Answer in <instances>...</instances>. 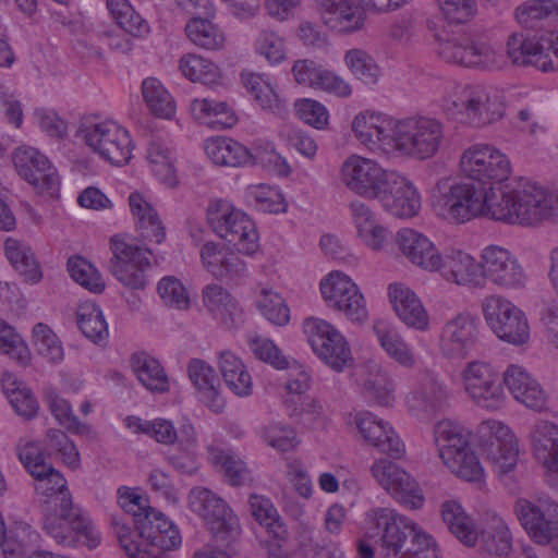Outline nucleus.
I'll list each match as a JSON object with an SVG mask.
<instances>
[{"mask_svg":"<svg viewBox=\"0 0 558 558\" xmlns=\"http://www.w3.org/2000/svg\"><path fill=\"white\" fill-rule=\"evenodd\" d=\"M440 558L434 537L418 524L388 507L364 514L363 535L356 541L357 558Z\"/></svg>","mask_w":558,"mask_h":558,"instance_id":"f257e3e1","label":"nucleus"},{"mask_svg":"<svg viewBox=\"0 0 558 558\" xmlns=\"http://www.w3.org/2000/svg\"><path fill=\"white\" fill-rule=\"evenodd\" d=\"M442 110L453 121L484 128L502 119L504 97L478 85H453L445 95Z\"/></svg>","mask_w":558,"mask_h":558,"instance_id":"f03ea898","label":"nucleus"},{"mask_svg":"<svg viewBox=\"0 0 558 558\" xmlns=\"http://www.w3.org/2000/svg\"><path fill=\"white\" fill-rule=\"evenodd\" d=\"M445 142V125L433 117L412 114L397 119L390 157L420 161L438 155Z\"/></svg>","mask_w":558,"mask_h":558,"instance_id":"7ed1b4c3","label":"nucleus"},{"mask_svg":"<svg viewBox=\"0 0 558 558\" xmlns=\"http://www.w3.org/2000/svg\"><path fill=\"white\" fill-rule=\"evenodd\" d=\"M435 38L437 54L447 63L482 70L502 64V53L497 47L466 31L442 28Z\"/></svg>","mask_w":558,"mask_h":558,"instance_id":"20e7f679","label":"nucleus"},{"mask_svg":"<svg viewBox=\"0 0 558 558\" xmlns=\"http://www.w3.org/2000/svg\"><path fill=\"white\" fill-rule=\"evenodd\" d=\"M56 507L59 513H48L43 522L44 532L56 544L62 547H76L81 543L90 549L100 544V532L89 513L75 506L72 498L63 497Z\"/></svg>","mask_w":558,"mask_h":558,"instance_id":"39448f33","label":"nucleus"},{"mask_svg":"<svg viewBox=\"0 0 558 558\" xmlns=\"http://www.w3.org/2000/svg\"><path fill=\"white\" fill-rule=\"evenodd\" d=\"M514 186H505L498 197L494 187L481 189L458 179L459 225L478 217L513 225Z\"/></svg>","mask_w":558,"mask_h":558,"instance_id":"423d86ee","label":"nucleus"},{"mask_svg":"<svg viewBox=\"0 0 558 558\" xmlns=\"http://www.w3.org/2000/svg\"><path fill=\"white\" fill-rule=\"evenodd\" d=\"M462 175L481 185L502 184L512 174L510 157L488 143H474L464 148L459 159Z\"/></svg>","mask_w":558,"mask_h":558,"instance_id":"0eeeda50","label":"nucleus"},{"mask_svg":"<svg viewBox=\"0 0 558 558\" xmlns=\"http://www.w3.org/2000/svg\"><path fill=\"white\" fill-rule=\"evenodd\" d=\"M80 134L95 154L111 165L124 166L132 158L134 144L131 134L116 120L84 121Z\"/></svg>","mask_w":558,"mask_h":558,"instance_id":"6e6552de","label":"nucleus"},{"mask_svg":"<svg viewBox=\"0 0 558 558\" xmlns=\"http://www.w3.org/2000/svg\"><path fill=\"white\" fill-rule=\"evenodd\" d=\"M513 225L535 228L545 222L558 223V190L532 181L514 185Z\"/></svg>","mask_w":558,"mask_h":558,"instance_id":"1a4fd4ad","label":"nucleus"},{"mask_svg":"<svg viewBox=\"0 0 558 558\" xmlns=\"http://www.w3.org/2000/svg\"><path fill=\"white\" fill-rule=\"evenodd\" d=\"M513 513L526 534L539 545L558 541V502L547 495L520 497Z\"/></svg>","mask_w":558,"mask_h":558,"instance_id":"9d476101","label":"nucleus"},{"mask_svg":"<svg viewBox=\"0 0 558 558\" xmlns=\"http://www.w3.org/2000/svg\"><path fill=\"white\" fill-rule=\"evenodd\" d=\"M303 331L315 355L333 371L342 372L353 364L348 340L329 322L308 317L303 322Z\"/></svg>","mask_w":558,"mask_h":558,"instance_id":"9b49d317","label":"nucleus"},{"mask_svg":"<svg viewBox=\"0 0 558 558\" xmlns=\"http://www.w3.org/2000/svg\"><path fill=\"white\" fill-rule=\"evenodd\" d=\"M482 314L490 330L502 341L521 345L530 339V325L522 310L499 294L482 301Z\"/></svg>","mask_w":558,"mask_h":558,"instance_id":"f8f14e48","label":"nucleus"},{"mask_svg":"<svg viewBox=\"0 0 558 558\" xmlns=\"http://www.w3.org/2000/svg\"><path fill=\"white\" fill-rule=\"evenodd\" d=\"M450 398L451 390L441 377L435 371L424 368L415 375L405 396V407L412 416L428 422L447 409Z\"/></svg>","mask_w":558,"mask_h":558,"instance_id":"ddd939ff","label":"nucleus"},{"mask_svg":"<svg viewBox=\"0 0 558 558\" xmlns=\"http://www.w3.org/2000/svg\"><path fill=\"white\" fill-rule=\"evenodd\" d=\"M480 446L498 475L514 470L518 463V441L511 428L498 420H486L477 426Z\"/></svg>","mask_w":558,"mask_h":558,"instance_id":"4468645a","label":"nucleus"},{"mask_svg":"<svg viewBox=\"0 0 558 558\" xmlns=\"http://www.w3.org/2000/svg\"><path fill=\"white\" fill-rule=\"evenodd\" d=\"M391 172L373 158L351 154L340 166L339 179L352 194L375 199Z\"/></svg>","mask_w":558,"mask_h":558,"instance_id":"2eb2a0df","label":"nucleus"},{"mask_svg":"<svg viewBox=\"0 0 558 558\" xmlns=\"http://www.w3.org/2000/svg\"><path fill=\"white\" fill-rule=\"evenodd\" d=\"M480 257L483 288L487 282L505 290H520L526 286L529 276L518 257L508 248L490 244L482 250Z\"/></svg>","mask_w":558,"mask_h":558,"instance_id":"dca6fc26","label":"nucleus"},{"mask_svg":"<svg viewBox=\"0 0 558 558\" xmlns=\"http://www.w3.org/2000/svg\"><path fill=\"white\" fill-rule=\"evenodd\" d=\"M113 257L111 271L116 279L131 290H143L148 283L147 270L151 266L150 252L114 235L110 241Z\"/></svg>","mask_w":558,"mask_h":558,"instance_id":"f3484780","label":"nucleus"},{"mask_svg":"<svg viewBox=\"0 0 558 558\" xmlns=\"http://www.w3.org/2000/svg\"><path fill=\"white\" fill-rule=\"evenodd\" d=\"M369 471L375 482L400 505L413 510L423 507V492L403 468L387 458H378L374 460Z\"/></svg>","mask_w":558,"mask_h":558,"instance_id":"a211bd4d","label":"nucleus"},{"mask_svg":"<svg viewBox=\"0 0 558 558\" xmlns=\"http://www.w3.org/2000/svg\"><path fill=\"white\" fill-rule=\"evenodd\" d=\"M463 387L471 400L480 408L495 411L505 402L504 389L495 368L484 361H472L461 373Z\"/></svg>","mask_w":558,"mask_h":558,"instance_id":"6ab92c4d","label":"nucleus"},{"mask_svg":"<svg viewBox=\"0 0 558 558\" xmlns=\"http://www.w3.org/2000/svg\"><path fill=\"white\" fill-rule=\"evenodd\" d=\"M322 296L329 307L342 312L349 319L367 317L366 302L357 284L343 272L332 271L319 284Z\"/></svg>","mask_w":558,"mask_h":558,"instance_id":"aec40b11","label":"nucleus"},{"mask_svg":"<svg viewBox=\"0 0 558 558\" xmlns=\"http://www.w3.org/2000/svg\"><path fill=\"white\" fill-rule=\"evenodd\" d=\"M397 119L376 110L359 112L352 121L355 138L369 151L390 157Z\"/></svg>","mask_w":558,"mask_h":558,"instance_id":"412c9836","label":"nucleus"},{"mask_svg":"<svg viewBox=\"0 0 558 558\" xmlns=\"http://www.w3.org/2000/svg\"><path fill=\"white\" fill-rule=\"evenodd\" d=\"M375 201L384 211L400 219L415 217L422 207V197L414 183L397 170H392Z\"/></svg>","mask_w":558,"mask_h":558,"instance_id":"4be33fe9","label":"nucleus"},{"mask_svg":"<svg viewBox=\"0 0 558 558\" xmlns=\"http://www.w3.org/2000/svg\"><path fill=\"white\" fill-rule=\"evenodd\" d=\"M205 502L214 506L211 523L208 519H203L208 530L222 541L240 534V520L228 506V504L214 492L203 487L193 488L189 494V508L192 512H205Z\"/></svg>","mask_w":558,"mask_h":558,"instance_id":"5701e85b","label":"nucleus"},{"mask_svg":"<svg viewBox=\"0 0 558 558\" xmlns=\"http://www.w3.org/2000/svg\"><path fill=\"white\" fill-rule=\"evenodd\" d=\"M12 160L19 175L35 189L44 192L53 191L59 186L57 169L37 148L21 145L13 150Z\"/></svg>","mask_w":558,"mask_h":558,"instance_id":"b1692460","label":"nucleus"},{"mask_svg":"<svg viewBox=\"0 0 558 558\" xmlns=\"http://www.w3.org/2000/svg\"><path fill=\"white\" fill-rule=\"evenodd\" d=\"M478 325V319L469 312L447 320L440 333L441 353L449 359H465L477 341Z\"/></svg>","mask_w":558,"mask_h":558,"instance_id":"393cba45","label":"nucleus"},{"mask_svg":"<svg viewBox=\"0 0 558 558\" xmlns=\"http://www.w3.org/2000/svg\"><path fill=\"white\" fill-rule=\"evenodd\" d=\"M354 424L363 439L378 451L393 459H401L405 454V445L393 427L372 412H357Z\"/></svg>","mask_w":558,"mask_h":558,"instance_id":"a878e982","label":"nucleus"},{"mask_svg":"<svg viewBox=\"0 0 558 558\" xmlns=\"http://www.w3.org/2000/svg\"><path fill=\"white\" fill-rule=\"evenodd\" d=\"M439 266L436 271L448 282L468 288H483L482 258L470 253L451 247L445 254L440 253Z\"/></svg>","mask_w":558,"mask_h":558,"instance_id":"bb28decb","label":"nucleus"},{"mask_svg":"<svg viewBox=\"0 0 558 558\" xmlns=\"http://www.w3.org/2000/svg\"><path fill=\"white\" fill-rule=\"evenodd\" d=\"M504 383L514 400L527 409L536 412L547 409V393L538 380L523 366L509 365L504 372Z\"/></svg>","mask_w":558,"mask_h":558,"instance_id":"cd10ccee","label":"nucleus"},{"mask_svg":"<svg viewBox=\"0 0 558 558\" xmlns=\"http://www.w3.org/2000/svg\"><path fill=\"white\" fill-rule=\"evenodd\" d=\"M322 22L329 29L350 34L364 26L365 16L356 0H315Z\"/></svg>","mask_w":558,"mask_h":558,"instance_id":"c85d7f7f","label":"nucleus"},{"mask_svg":"<svg viewBox=\"0 0 558 558\" xmlns=\"http://www.w3.org/2000/svg\"><path fill=\"white\" fill-rule=\"evenodd\" d=\"M138 531L145 547L153 551L173 550L182 544L178 526L156 509L138 520Z\"/></svg>","mask_w":558,"mask_h":558,"instance_id":"c756f323","label":"nucleus"},{"mask_svg":"<svg viewBox=\"0 0 558 558\" xmlns=\"http://www.w3.org/2000/svg\"><path fill=\"white\" fill-rule=\"evenodd\" d=\"M396 243L402 255L414 266L433 272L440 265V252L424 233L402 228L396 234Z\"/></svg>","mask_w":558,"mask_h":558,"instance_id":"7c9ffc66","label":"nucleus"},{"mask_svg":"<svg viewBox=\"0 0 558 558\" xmlns=\"http://www.w3.org/2000/svg\"><path fill=\"white\" fill-rule=\"evenodd\" d=\"M206 219L211 230L229 243L244 242V213L230 201L217 198L209 202Z\"/></svg>","mask_w":558,"mask_h":558,"instance_id":"2f4dec72","label":"nucleus"},{"mask_svg":"<svg viewBox=\"0 0 558 558\" xmlns=\"http://www.w3.org/2000/svg\"><path fill=\"white\" fill-rule=\"evenodd\" d=\"M536 461L549 474L558 476V424L537 418L527 435Z\"/></svg>","mask_w":558,"mask_h":558,"instance_id":"473e14b6","label":"nucleus"},{"mask_svg":"<svg viewBox=\"0 0 558 558\" xmlns=\"http://www.w3.org/2000/svg\"><path fill=\"white\" fill-rule=\"evenodd\" d=\"M187 375L195 388L197 399L210 411L221 413L226 402L220 392V380L214 367L204 360L191 359Z\"/></svg>","mask_w":558,"mask_h":558,"instance_id":"72a5a7b5","label":"nucleus"},{"mask_svg":"<svg viewBox=\"0 0 558 558\" xmlns=\"http://www.w3.org/2000/svg\"><path fill=\"white\" fill-rule=\"evenodd\" d=\"M349 209L362 243L372 251H383L391 239V231L379 222L376 213L364 202L353 201Z\"/></svg>","mask_w":558,"mask_h":558,"instance_id":"f704fd0d","label":"nucleus"},{"mask_svg":"<svg viewBox=\"0 0 558 558\" xmlns=\"http://www.w3.org/2000/svg\"><path fill=\"white\" fill-rule=\"evenodd\" d=\"M481 547L489 555L504 557L512 551L513 536L507 521L494 509H487L481 517Z\"/></svg>","mask_w":558,"mask_h":558,"instance_id":"c9c22d12","label":"nucleus"},{"mask_svg":"<svg viewBox=\"0 0 558 558\" xmlns=\"http://www.w3.org/2000/svg\"><path fill=\"white\" fill-rule=\"evenodd\" d=\"M388 296L398 317L409 327L424 330L428 327L429 317L422 301L403 283H391Z\"/></svg>","mask_w":558,"mask_h":558,"instance_id":"e433bc0d","label":"nucleus"},{"mask_svg":"<svg viewBox=\"0 0 558 558\" xmlns=\"http://www.w3.org/2000/svg\"><path fill=\"white\" fill-rule=\"evenodd\" d=\"M219 246L207 242L202 246L201 257L205 268L216 278H232L240 269V243Z\"/></svg>","mask_w":558,"mask_h":558,"instance_id":"4c0bfd02","label":"nucleus"},{"mask_svg":"<svg viewBox=\"0 0 558 558\" xmlns=\"http://www.w3.org/2000/svg\"><path fill=\"white\" fill-rule=\"evenodd\" d=\"M202 302L214 319L228 329L235 327L241 308L239 302L226 288L218 283L205 286L202 290Z\"/></svg>","mask_w":558,"mask_h":558,"instance_id":"58836bf2","label":"nucleus"},{"mask_svg":"<svg viewBox=\"0 0 558 558\" xmlns=\"http://www.w3.org/2000/svg\"><path fill=\"white\" fill-rule=\"evenodd\" d=\"M470 430L457 421L445 418L435 424L434 440L444 463L470 447Z\"/></svg>","mask_w":558,"mask_h":558,"instance_id":"ea45409f","label":"nucleus"},{"mask_svg":"<svg viewBox=\"0 0 558 558\" xmlns=\"http://www.w3.org/2000/svg\"><path fill=\"white\" fill-rule=\"evenodd\" d=\"M145 158L150 172L160 183L167 187L178 185L174 151L166 140L160 137L150 140Z\"/></svg>","mask_w":558,"mask_h":558,"instance_id":"a19ab883","label":"nucleus"},{"mask_svg":"<svg viewBox=\"0 0 558 558\" xmlns=\"http://www.w3.org/2000/svg\"><path fill=\"white\" fill-rule=\"evenodd\" d=\"M190 112L195 121L211 129H228L238 123V117L225 101L213 98H194Z\"/></svg>","mask_w":558,"mask_h":558,"instance_id":"79ce46f5","label":"nucleus"},{"mask_svg":"<svg viewBox=\"0 0 558 558\" xmlns=\"http://www.w3.org/2000/svg\"><path fill=\"white\" fill-rule=\"evenodd\" d=\"M373 331L387 355L405 368H413L416 364L414 350L405 342L397 328L384 319L373 325Z\"/></svg>","mask_w":558,"mask_h":558,"instance_id":"37998d69","label":"nucleus"},{"mask_svg":"<svg viewBox=\"0 0 558 558\" xmlns=\"http://www.w3.org/2000/svg\"><path fill=\"white\" fill-rule=\"evenodd\" d=\"M129 205L142 236L150 242L161 243L166 231L155 207L138 192L130 194Z\"/></svg>","mask_w":558,"mask_h":558,"instance_id":"c03bdc74","label":"nucleus"},{"mask_svg":"<svg viewBox=\"0 0 558 558\" xmlns=\"http://www.w3.org/2000/svg\"><path fill=\"white\" fill-rule=\"evenodd\" d=\"M130 365L137 380L153 393H165L170 389L169 377L161 363L145 352H136Z\"/></svg>","mask_w":558,"mask_h":558,"instance_id":"a18cd8bd","label":"nucleus"},{"mask_svg":"<svg viewBox=\"0 0 558 558\" xmlns=\"http://www.w3.org/2000/svg\"><path fill=\"white\" fill-rule=\"evenodd\" d=\"M435 215L451 225H459L458 178H440L430 195Z\"/></svg>","mask_w":558,"mask_h":558,"instance_id":"49530a36","label":"nucleus"},{"mask_svg":"<svg viewBox=\"0 0 558 558\" xmlns=\"http://www.w3.org/2000/svg\"><path fill=\"white\" fill-rule=\"evenodd\" d=\"M367 372L363 379V389L366 398L380 407H390L396 400V385L389 374L375 362L365 366Z\"/></svg>","mask_w":558,"mask_h":558,"instance_id":"de8ad7c7","label":"nucleus"},{"mask_svg":"<svg viewBox=\"0 0 558 558\" xmlns=\"http://www.w3.org/2000/svg\"><path fill=\"white\" fill-rule=\"evenodd\" d=\"M283 404L288 416L307 428L323 429L328 425V413L318 399L307 396L298 403L294 397H286Z\"/></svg>","mask_w":558,"mask_h":558,"instance_id":"09e8293b","label":"nucleus"},{"mask_svg":"<svg viewBox=\"0 0 558 558\" xmlns=\"http://www.w3.org/2000/svg\"><path fill=\"white\" fill-rule=\"evenodd\" d=\"M40 534L27 522L16 521L5 530L3 542H0L4 558H28V550L37 546Z\"/></svg>","mask_w":558,"mask_h":558,"instance_id":"8fccbe9b","label":"nucleus"},{"mask_svg":"<svg viewBox=\"0 0 558 558\" xmlns=\"http://www.w3.org/2000/svg\"><path fill=\"white\" fill-rule=\"evenodd\" d=\"M246 92L263 110L280 117L287 114V105L277 94L267 75L251 73L246 76Z\"/></svg>","mask_w":558,"mask_h":558,"instance_id":"3c124183","label":"nucleus"},{"mask_svg":"<svg viewBox=\"0 0 558 558\" xmlns=\"http://www.w3.org/2000/svg\"><path fill=\"white\" fill-rule=\"evenodd\" d=\"M142 96L148 110L156 117L171 119L177 112L174 98L156 77H146L142 82Z\"/></svg>","mask_w":558,"mask_h":558,"instance_id":"603ef678","label":"nucleus"},{"mask_svg":"<svg viewBox=\"0 0 558 558\" xmlns=\"http://www.w3.org/2000/svg\"><path fill=\"white\" fill-rule=\"evenodd\" d=\"M4 253L13 268L24 277L26 281L38 282L41 279V270L32 248L24 242L8 238L4 242Z\"/></svg>","mask_w":558,"mask_h":558,"instance_id":"864d4df0","label":"nucleus"},{"mask_svg":"<svg viewBox=\"0 0 558 558\" xmlns=\"http://www.w3.org/2000/svg\"><path fill=\"white\" fill-rule=\"evenodd\" d=\"M441 515L450 532L465 546L476 544L478 533L473 520L465 513L461 505L449 500L441 506Z\"/></svg>","mask_w":558,"mask_h":558,"instance_id":"5fc2aeb1","label":"nucleus"},{"mask_svg":"<svg viewBox=\"0 0 558 558\" xmlns=\"http://www.w3.org/2000/svg\"><path fill=\"white\" fill-rule=\"evenodd\" d=\"M123 422L131 433L146 435L161 445H173L179 439L174 424L166 418L147 421L136 415H129Z\"/></svg>","mask_w":558,"mask_h":558,"instance_id":"6e6d98bb","label":"nucleus"},{"mask_svg":"<svg viewBox=\"0 0 558 558\" xmlns=\"http://www.w3.org/2000/svg\"><path fill=\"white\" fill-rule=\"evenodd\" d=\"M77 325L83 335L96 344L106 343L109 337L108 324L101 308L94 302L82 303L76 313Z\"/></svg>","mask_w":558,"mask_h":558,"instance_id":"4d7b16f0","label":"nucleus"},{"mask_svg":"<svg viewBox=\"0 0 558 558\" xmlns=\"http://www.w3.org/2000/svg\"><path fill=\"white\" fill-rule=\"evenodd\" d=\"M255 305L262 316L270 324L283 327L290 323L291 313L286 300L268 287L255 292Z\"/></svg>","mask_w":558,"mask_h":558,"instance_id":"13d9d810","label":"nucleus"},{"mask_svg":"<svg viewBox=\"0 0 558 558\" xmlns=\"http://www.w3.org/2000/svg\"><path fill=\"white\" fill-rule=\"evenodd\" d=\"M204 149L208 158L218 166L240 167L244 159V146L230 138L216 136L205 141Z\"/></svg>","mask_w":558,"mask_h":558,"instance_id":"bf43d9fd","label":"nucleus"},{"mask_svg":"<svg viewBox=\"0 0 558 558\" xmlns=\"http://www.w3.org/2000/svg\"><path fill=\"white\" fill-rule=\"evenodd\" d=\"M182 74L192 82L215 86L221 81L219 68L202 56L189 53L180 59Z\"/></svg>","mask_w":558,"mask_h":558,"instance_id":"052dcab7","label":"nucleus"},{"mask_svg":"<svg viewBox=\"0 0 558 558\" xmlns=\"http://www.w3.org/2000/svg\"><path fill=\"white\" fill-rule=\"evenodd\" d=\"M210 463L219 470L225 481L231 486H241L243 482V463L229 448L209 445L207 447Z\"/></svg>","mask_w":558,"mask_h":558,"instance_id":"680f3d73","label":"nucleus"},{"mask_svg":"<svg viewBox=\"0 0 558 558\" xmlns=\"http://www.w3.org/2000/svg\"><path fill=\"white\" fill-rule=\"evenodd\" d=\"M539 38L524 37L522 34H512L507 41L509 59L517 65L534 66L541 71Z\"/></svg>","mask_w":558,"mask_h":558,"instance_id":"e2e57ef3","label":"nucleus"},{"mask_svg":"<svg viewBox=\"0 0 558 558\" xmlns=\"http://www.w3.org/2000/svg\"><path fill=\"white\" fill-rule=\"evenodd\" d=\"M32 343L35 351L51 364H60L64 360L62 341L45 323H37L32 329Z\"/></svg>","mask_w":558,"mask_h":558,"instance_id":"0e129e2a","label":"nucleus"},{"mask_svg":"<svg viewBox=\"0 0 558 558\" xmlns=\"http://www.w3.org/2000/svg\"><path fill=\"white\" fill-rule=\"evenodd\" d=\"M189 39L196 46L208 49H220L225 44L221 29L209 19L193 17L185 26Z\"/></svg>","mask_w":558,"mask_h":558,"instance_id":"69168bd1","label":"nucleus"},{"mask_svg":"<svg viewBox=\"0 0 558 558\" xmlns=\"http://www.w3.org/2000/svg\"><path fill=\"white\" fill-rule=\"evenodd\" d=\"M70 277L92 293H102L106 289L105 280L98 269L87 259L81 256H72L68 259Z\"/></svg>","mask_w":558,"mask_h":558,"instance_id":"338daca9","label":"nucleus"},{"mask_svg":"<svg viewBox=\"0 0 558 558\" xmlns=\"http://www.w3.org/2000/svg\"><path fill=\"white\" fill-rule=\"evenodd\" d=\"M258 434L263 441L279 452L293 451L301 444L295 428L282 422L269 423Z\"/></svg>","mask_w":558,"mask_h":558,"instance_id":"774afa93","label":"nucleus"}]
</instances>
